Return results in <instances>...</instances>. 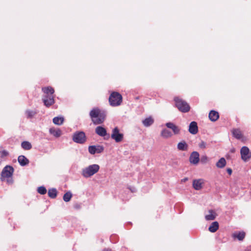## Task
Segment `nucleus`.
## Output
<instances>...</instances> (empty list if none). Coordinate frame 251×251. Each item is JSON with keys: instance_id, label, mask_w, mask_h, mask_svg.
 Returning <instances> with one entry per match:
<instances>
[{"instance_id": "obj_1", "label": "nucleus", "mask_w": 251, "mask_h": 251, "mask_svg": "<svg viewBox=\"0 0 251 251\" xmlns=\"http://www.w3.org/2000/svg\"><path fill=\"white\" fill-rule=\"evenodd\" d=\"M89 115L93 123L95 125L102 124L106 117L105 112L98 108H94L91 110Z\"/></svg>"}, {"instance_id": "obj_2", "label": "nucleus", "mask_w": 251, "mask_h": 251, "mask_svg": "<svg viewBox=\"0 0 251 251\" xmlns=\"http://www.w3.org/2000/svg\"><path fill=\"white\" fill-rule=\"evenodd\" d=\"M42 91L44 95L43 96L42 100L44 105L49 107L54 103V90L50 86L43 87Z\"/></svg>"}, {"instance_id": "obj_3", "label": "nucleus", "mask_w": 251, "mask_h": 251, "mask_svg": "<svg viewBox=\"0 0 251 251\" xmlns=\"http://www.w3.org/2000/svg\"><path fill=\"white\" fill-rule=\"evenodd\" d=\"M99 169L100 166L99 165H91L82 169L81 175L83 177L88 178L97 173Z\"/></svg>"}, {"instance_id": "obj_4", "label": "nucleus", "mask_w": 251, "mask_h": 251, "mask_svg": "<svg viewBox=\"0 0 251 251\" xmlns=\"http://www.w3.org/2000/svg\"><path fill=\"white\" fill-rule=\"evenodd\" d=\"M174 100L176 106L180 111L183 113H186L189 111L190 106L186 101L178 97L175 98Z\"/></svg>"}, {"instance_id": "obj_5", "label": "nucleus", "mask_w": 251, "mask_h": 251, "mask_svg": "<svg viewBox=\"0 0 251 251\" xmlns=\"http://www.w3.org/2000/svg\"><path fill=\"white\" fill-rule=\"evenodd\" d=\"M109 102L112 106H119L122 102V96L118 92H113L109 97Z\"/></svg>"}, {"instance_id": "obj_6", "label": "nucleus", "mask_w": 251, "mask_h": 251, "mask_svg": "<svg viewBox=\"0 0 251 251\" xmlns=\"http://www.w3.org/2000/svg\"><path fill=\"white\" fill-rule=\"evenodd\" d=\"M73 140L76 143L84 144L86 141L85 133L83 131H76L75 132L73 136Z\"/></svg>"}, {"instance_id": "obj_7", "label": "nucleus", "mask_w": 251, "mask_h": 251, "mask_svg": "<svg viewBox=\"0 0 251 251\" xmlns=\"http://www.w3.org/2000/svg\"><path fill=\"white\" fill-rule=\"evenodd\" d=\"M111 138L117 143L121 142L124 139V134L119 132V129L117 127H115L112 130V133L111 135Z\"/></svg>"}, {"instance_id": "obj_8", "label": "nucleus", "mask_w": 251, "mask_h": 251, "mask_svg": "<svg viewBox=\"0 0 251 251\" xmlns=\"http://www.w3.org/2000/svg\"><path fill=\"white\" fill-rule=\"evenodd\" d=\"M104 151V147L101 145L90 146L88 147L89 152L91 154H95V153H100Z\"/></svg>"}, {"instance_id": "obj_9", "label": "nucleus", "mask_w": 251, "mask_h": 251, "mask_svg": "<svg viewBox=\"0 0 251 251\" xmlns=\"http://www.w3.org/2000/svg\"><path fill=\"white\" fill-rule=\"evenodd\" d=\"M14 172V169L10 166H6L2 170L1 176L3 177L10 178Z\"/></svg>"}, {"instance_id": "obj_10", "label": "nucleus", "mask_w": 251, "mask_h": 251, "mask_svg": "<svg viewBox=\"0 0 251 251\" xmlns=\"http://www.w3.org/2000/svg\"><path fill=\"white\" fill-rule=\"evenodd\" d=\"M242 159L246 161L251 157V154L250 152L249 149L247 147H243L240 151Z\"/></svg>"}, {"instance_id": "obj_11", "label": "nucleus", "mask_w": 251, "mask_h": 251, "mask_svg": "<svg viewBox=\"0 0 251 251\" xmlns=\"http://www.w3.org/2000/svg\"><path fill=\"white\" fill-rule=\"evenodd\" d=\"M189 161L191 164H197L200 161L199 153L197 151L192 152L190 156Z\"/></svg>"}, {"instance_id": "obj_12", "label": "nucleus", "mask_w": 251, "mask_h": 251, "mask_svg": "<svg viewBox=\"0 0 251 251\" xmlns=\"http://www.w3.org/2000/svg\"><path fill=\"white\" fill-rule=\"evenodd\" d=\"M189 132L192 134H196L198 132L197 123L196 122H192L189 126Z\"/></svg>"}, {"instance_id": "obj_13", "label": "nucleus", "mask_w": 251, "mask_h": 251, "mask_svg": "<svg viewBox=\"0 0 251 251\" xmlns=\"http://www.w3.org/2000/svg\"><path fill=\"white\" fill-rule=\"evenodd\" d=\"M166 126L171 129L175 134H178L180 133V128L178 126L175 125L174 123L171 122H168L166 124Z\"/></svg>"}, {"instance_id": "obj_14", "label": "nucleus", "mask_w": 251, "mask_h": 251, "mask_svg": "<svg viewBox=\"0 0 251 251\" xmlns=\"http://www.w3.org/2000/svg\"><path fill=\"white\" fill-rule=\"evenodd\" d=\"M95 132L101 137H104L107 134L106 129L101 126H97L95 129Z\"/></svg>"}, {"instance_id": "obj_15", "label": "nucleus", "mask_w": 251, "mask_h": 251, "mask_svg": "<svg viewBox=\"0 0 251 251\" xmlns=\"http://www.w3.org/2000/svg\"><path fill=\"white\" fill-rule=\"evenodd\" d=\"M219 118V113L215 110H211L209 114V118L212 122L216 121Z\"/></svg>"}, {"instance_id": "obj_16", "label": "nucleus", "mask_w": 251, "mask_h": 251, "mask_svg": "<svg viewBox=\"0 0 251 251\" xmlns=\"http://www.w3.org/2000/svg\"><path fill=\"white\" fill-rule=\"evenodd\" d=\"M18 161L22 166L27 165L29 163V160L24 155H20L18 158Z\"/></svg>"}, {"instance_id": "obj_17", "label": "nucleus", "mask_w": 251, "mask_h": 251, "mask_svg": "<svg viewBox=\"0 0 251 251\" xmlns=\"http://www.w3.org/2000/svg\"><path fill=\"white\" fill-rule=\"evenodd\" d=\"M208 213L209 214L205 216V220L207 221L214 220L217 216L216 212L212 210H209Z\"/></svg>"}, {"instance_id": "obj_18", "label": "nucleus", "mask_w": 251, "mask_h": 251, "mask_svg": "<svg viewBox=\"0 0 251 251\" xmlns=\"http://www.w3.org/2000/svg\"><path fill=\"white\" fill-rule=\"evenodd\" d=\"M177 148L179 151H187L188 149V145L185 141H182L178 143Z\"/></svg>"}, {"instance_id": "obj_19", "label": "nucleus", "mask_w": 251, "mask_h": 251, "mask_svg": "<svg viewBox=\"0 0 251 251\" xmlns=\"http://www.w3.org/2000/svg\"><path fill=\"white\" fill-rule=\"evenodd\" d=\"M202 184L201 179L194 180L193 182V186L195 189L199 190L202 188Z\"/></svg>"}, {"instance_id": "obj_20", "label": "nucleus", "mask_w": 251, "mask_h": 251, "mask_svg": "<svg viewBox=\"0 0 251 251\" xmlns=\"http://www.w3.org/2000/svg\"><path fill=\"white\" fill-rule=\"evenodd\" d=\"M50 133L55 137H59L61 135V131L59 129H55L54 128H50L49 130Z\"/></svg>"}, {"instance_id": "obj_21", "label": "nucleus", "mask_w": 251, "mask_h": 251, "mask_svg": "<svg viewBox=\"0 0 251 251\" xmlns=\"http://www.w3.org/2000/svg\"><path fill=\"white\" fill-rule=\"evenodd\" d=\"M153 122L154 120L153 118L151 117L147 118L142 121L143 125L146 127L151 126L153 124Z\"/></svg>"}, {"instance_id": "obj_22", "label": "nucleus", "mask_w": 251, "mask_h": 251, "mask_svg": "<svg viewBox=\"0 0 251 251\" xmlns=\"http://www.w3.org/2000/svg\"><path fill=\"white\" fill-rule=\"evenodd\" d=\"M219 228V223L217 222H214L209 226L208 229L211 232H216Z\"/></svg>"}, {"instance_id": "obj_23", "label": "nucleus", "mask_w": 251, "mask_h": 251, "mask_svg": "<svg viewBox=\"0 0 251 251\" xmlns=\"http://www.w3.org/2000/svg\"><path fill=\"white\" fill-rule=\"evenodd\" d=\"M173 135L172 132L167 129H164L161 132V136L165 138H168Z\"/></svg>"}, {"instance_id": "obj_24", "label": "nucleus", "mask_w": 251, "mask_h": 251, "mask_svg": "<svg viewBox=\"0 0 251 251\" xmlns=\"http://www.w3.org/2000/svg\"><path fill=\"white\" fill-rule=\"evenodd\" d=\"M21 147L25 150H29L32 148L31 143L28 141H23L21 143Z\"/></svg>"}, {"instance_id": "obj_25", "label": "nucleus", "mask_w": 251, "mask_h": 251, "mask_svg": "<svg viewBox=\"0 0 251 251\" xmlns=\"http://www.w3.org/2000/svg\"><path fill=\"white\" fill-rule=\"evenodd\" d=\"M226 165V161L224 157L220 158L216 163V166L219 168H223Z\"/></svg>"}, {"instance_id": "obj_26", "label": "nucleus", "mask_w": 251, "mask_h": 251, "mask_svg": "<svg viewBox=\"0 0 251 251\" xmlns=\"http://www.w3.org/2000/svg\"><path fill=\"white\" fill-rule=\"evenodd\" d=\"M233 135L237 139H240L242 137V134L239 129H234L232 130Z\"/></svg>"}, {"instance_id": "obj_27", "label": "nucleus", "mask_w": 251, "mask_h": 251, "mask_svg": "<svg viewBox=\"0 0 251 251\" xmlns=\"http://www.w3.org/2000/svg\"><path fill=\"white\" fill-rule=\"evenodd\" d=\"M52 121L55 125H61L64 122V118L62 117H56L53 119Z\"/></svg>"}, {"instance_id": "obj_28", "label": "nucleus", "mask_w": 251, "mask_h": 251, "mask_svg": "<svg viewBox=\"0 0 251 251\" xmlns=\"http://www.w3.org/2000/svg\"><path fill=\"white\" fill-rule=\"evenodd\" d=\"M233 237L237 238L239 241H242L245 237V233L242 231L234 233L233 234Z\"/></svg>"}, {"instance_id": "obj_29", "label": "nucleus", "mask_w": 251, "mask_h": 251, "mask_svg": "<svg viewBox=\"0 0 251 251\" xmlns=\"http://www.w3.org/2000/svg\"><path fill=\"white\" fill-rule=\"evenodd\" d=\"M48 195L50 198L52 199L55 198L57 195L56 189L55 188L49 189L48 191Z\"/></svg>"}, {"instance_id": "obj_30", "label": "nucleus", "mask_w": 251, "mask_h": 251, "mask_svg": "<svg viewBox=\"0 0 251 251\" xmlns=\"http://www.w3.org/2000/svg\"><path fill=\"white\" fill-rule=\"evenodd\" d=\"M72 197V194L70 192H67L63 196V200L65 202L69 201Z\"/></svg>"}, {"instance_id": "obj_31", "label": "nucleus", "mask_w": 251, "mask_h": 251, "mask_svg": "<svg viewBox=\"0 0 251 251\" xmlns=\"http://www.w3.org/2000/svg\"><path fill=\"white\" fill-rule=\"evenodd\" d=\"M25 114L27 118H31L37 114V112L35 111L27 110L25 111Z\"/></svg>"}, {"instance_id": "obj_32", "label": "nucleus", "mask_w": 251, "mask_h": 251, "mask_svg": "<svg viewBox=\"0 0 251 251\" xmlns=\"http://www.w3.org/2000/svg\"><path fill=\"white\" fill-rule=\"evenodd\" d=\"M37 191L39 194L44 195L47 193V189L44 186H40L38 188Z\"/></svg>"}, {"instance_id": "obj_33", "label": "nucleus", "mask_w": 251, "mask_h": 251, "mask_svg": "<svg viewBox=\"0 0 251 251\" xmlns=\"http://www.w3.org/2000/svg\"><path fill=\"white\" fill-rule=\"evenodd\" d=\"M208 161V157L206 155H203L201 157V162L202 163L205 164Z\"/></svg>"}, {"instance_id": "obj_34", "label": "nucleus", "mask_w": 251, "mask_h": 251, "mask_svg": "<svg viewBox=\"0 0 251 251\" xmlns=\"http://www.w3.org/2000/svg\"><path fill=\"white\" fill-rule=\"evenodd\" d=\"M199 146L200 148L204 149L206 147V143L205 142L201 141L199 144Z\"/></svg>"}, {"instance_id": "obj_35", "label": "nucleus", "mask_w": 251, "mask_h": 251, "mask_svg": "<svg viewBox=\"0 0 251 251\" xmlns=\"http://www.w3.org/2000/svg\"><path fill=\"white\" fill-rule=\"evenodd\" d=\"M8 154V152L5 150L0 151V156L1 157H4L6 156Z\"/></svg>"}, {"instance_id": "obj_36", "label": "nucleus", "mask_w": 251, "mask_h": 251, "mask_svg": "<svg viewBox=\"0 0 251 251\" xmlns=\"http://www.w3.org/2000/svg\"><path fill=\"white\" fill-rule=\"evenodd\" d=\"M74 207L75 209H78L80 208V205L78 203H76L74 205Z\"/></svg>"}, {"instance_id": "obj_37", "label": "nucleus", "mask_w": 251, "mask_h": 251, "mask_svg": "<svg viewBox=\"0 0 251 251\" xmlns=\"http://www.w3.org/2000/svg\"><path fill=\"white\" fill-rule=\"evenodd\" d=\"M226 171L229 175H230L232 174V171L230 168H227Z\"/></svg>"}, {"instance_id": "obj_38", "label": "nucleus", "mask_w": 251, "mask_h": 251, "mask_svg": "<svg viewBox=\"0 0 251 251\" xmlns=\"http://www.w3.org/2000/svg\"><path fill=\"white\" fill-rule=\"evenodd\" d=\"M7 182L9 183V184H12L13 183V180L11 178H8L7 179Z\"/></svg>"}, {"instance_id": "obj_39", "label": "nucleus", "mask_w": 251, "mask_h": 251, "mask_svg": "<svg viewBox=\"0 0 251 251\" xmlns=\"http://www.w3.org/2000/svg\"><path fill=\"white\" fill-rule=\"evenodd\" d=\"M188 180V178L187 177H185L184 178H183V179L181 180V181L182 182H185L187 180Z\"/></svg>"}, {"instance_id": "obj_40", "label": "nucleus", "mask_w": 251, "mask_h": 251, "mask_svg": "<svg viewBox=\"0 0 251 251\" xmlns=\"http://www.w3.org/2000/svg\"><path fill=\"white\" fill-rule=\"evenodd\" d=\"M103 251H112L111 250H109V249H104L103 250Z\"/></svg>"}, {"instance_id": "obj_41", "label": "nucleus", "mask_w": 251, "mask_h": 251, "mask_svg": "<svg viewBox=\"0 0 251 251\" xmlns=\"http://www.w3.org/2000/svg\"><path fill=\"white\" fill-rule=\"evenodd\" d=\"M230 151L232 153L235 152V149H233L230 150Z\"/></svg>"}, {"instance_id": "obj_42", "label": "nucleus", "mask_w": 251, "mask_h": 251, "mask_svg": "<svg viewBox=\"0 0 251 251\" xmlns=\"http://www.w3.org/2000/svg\"><path fill=\"white\" fill-rule=\"evenodd\" d=\"M245 251H250V250H246Z\"/></svg>"}]
</instances>
